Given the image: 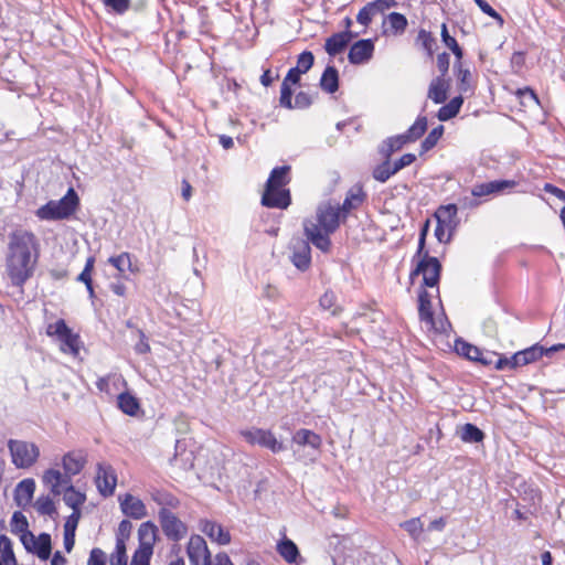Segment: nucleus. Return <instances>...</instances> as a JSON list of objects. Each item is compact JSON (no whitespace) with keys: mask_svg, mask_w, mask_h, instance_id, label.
<instances>
[{"mask_svg":"<svg viewBox=\"0 0 565 565\" xmlns=\"http://www.w3.org/2000/svg\"><path fill=\"white\" fill-rule=\"evenodd\" d=\"M40 257V242L29 231L17 230L9 236L7 273L13 286L22 287L34 274Z\"/></svg>","mask_w":565,"mask_h":565,"instance_id":"f257e3e1","label":"nucleus"},{"mask_svg":"<svg viewBox=\"0 0 565 565\" xmlns=\"http://www.w3.org/2000/svg\"><path fill=\"white\" fill-rule=\"evenodd\" d=\"M342 221L339 209L331 203L320 204L316 212V220L303 221V232L313 246L322 253L331 249L330 234L334 233Z\"/></svg>","mask_w":565,"mask_h":565,"instance_id":"f03ea898","label":"nucleus"},{"mask_svg":"<svg viewBox=\"0 0 565 565\" xmlns=\"http://www.w3.org/2000/svg\"><path fill=\"white\" fill-rule=\"evenodd\" d=\"M79 205V198L73 188L58 201H49L36 211L40 220L57 221L73 215Z\"/></svg>","mask_w":565,"mask_h":565,"instance_id":"7ed1b4c3","label":"nucleus"},{"mask_svg":"<svg viewBox=\"0 0 565 565\" xmlns=\"http://www.w3.org/2000/svg\"><path fill=\"white\" fill-rule=\"evenodd\" d=\"M441 269L443 267L438 258L430 256L428 252H425L416 266L411 270L409 279L413 282L415 277L423 275L422 287L436 288V294L439 295L438 285Z\"/></svg>","mask_w":565,"mask_h":565,"instance_id":"20e7f679","label":"nucleus"},{"mask_svg":"<svg viewBox=\"0 0 565 565\" xmlns=\"http://www.w3.org/2000/svg\"><path fill=\"white\" fill-rule=\"evenodd\" d=\"M46 334L57 338L61 342V350L64 353H68L73 356L78 355L82 344L81 337L78 333L72 331L64 319H58L54 323H50L46 328Z\"/></svg>","mask_w":565,"mask_h":565,"instance_id":"39448f33","label":"nucleus"},{"mask_svg":"<svg viewBox=\"0 0 565 565\" xmlns=\"http://www.w3.org/2000/svg\"><path fill=\"white\" fill-rule=\"evenodd\" d=\"M8 448L12 463L19 469L32 467L40 456L39 447L33 443L24 440L10 439L8 441Z\"/></svg>","mask_w":565,"mask_h":565,"instance_id":"423d86ee","label":"nucleus"},{"mask_svg":"<svg viewBox=\"0 0 565 565\" xmlns=\"http://www.w3.org/2000/svg\"><path fill=\"white\" fill-rule=\"evenodd\" d=\"M241 436L252 446H260L277 454L285 449L281 441H278L274 433L269 429L252 427L241 430Z\"/></svg>","mask_w":565,"mask_h":565,"instance_id":"0eeeda50","label":"nucleus"},{"mask_svg":"<svg viewBox=\"0 0 565 565\" xmlns=\"http://www.w3.org/2000/svg\"><path fill=\"white\" fill-rule=\"evenodd\" d=\"M158 519L163 534L169 541L179 542L188 534V526L171 510L160 509Z\"/></svg>","mask_w":565,"mask_h":565,"instance_id":"6e6552de","label":"nucleus"},{"mask_svg":"<svg viewBox=\"0 0 565 565\" xmlns=\"http://www.w3.org/2000/svg\"><path fill=\"white\" fill-rule=\"evenodd\" d=\"M310 241L308 238L303 239L300 237H294L290 241L289 248L291 250L290 262L294 266L301 270L306 271L311 264V247Z\"/></svg>","mask_w":565,"mask_h":565,"instance_id":"1a4fd4ad","label":"nucleus"},{"mask_svg":"<svg viewBox=\"0 0 565 565\" xmlns=\"http://www.w3.org/2000/svg\"><path fill=\"white\" fill-rule=\"evenodd\" d=\"M186 554L191 565H212L211 553L205 540L193 534L186 546Z\"/></svg>","mask_w":565,"mask_h":565,"instance_id":"9d476101","label":"nucleus"},{"mask_svg":"<svg viewBox=\"0 0 565 565\" xmlns=\"http://www.w3.org/2000/svg\"><path fill=\"white\" fill-rule=\"evenodd\" d=\"M117 484V476L115 470L109 465L98 463L96 486L103 497H110L114 494Z\"/></svg>","mask_w":565,"mask_h":565,"instance_id":"9b49d317","label":"nucleus"},{"mask_svg":"<svg viewBox=\"0 0 565 565\" xmlns=\"http://www.w3.org/2000/svg\"><path fill=\"white\" fill-rule=\"evenodd\" d=\"M291 203L290 191L281 188L266 186L262 196V204L270 209H287Z\"/></svg>","mask_w":565,"mask_h":565,"instance_id":"f8f14e48","label":"nucleus"},{"mask_svg":"<svg viewBox=\"0 0 565 565\" xmlns=\"http://www.w3.org/2000/svg\"><path fill=\"white\" fill-rule=\"evenodd\" d=\"M374 42L372 39H362L356 41L350 47L348 58L353 65H360L369 62L374 53Z\"/></svg>","mask_w":565,"mask_h":565,"instance_id":"ddd939ff","label":"nucleus"},{"mask_svg":"<svg viewBox=\"0 0 565 565\" xmlns=\"http://www.w3.org/2000/svg\"><path fill=\"white\" fill-rule=\"evenodd\" d=\"M358 36V33L351 30L333 33L326 40L324 50L330 56H337L342 53L350 42Z\"/></svg>","mask_w":565,"mask_h":565,"instance_id":"4468645a","label":"nucleus"},{"mask_svg":"<svg viewBox=\"0 0 565 565\" xmlns=\"http://www.w3.org/2000/svg\"><path fill=\"white\" fill-rule=\"evenodd\" d=\"M200 529L206 536L220 545L231 543V533L217 522L203 520L200 523Z\"/></svg>","mask_w":565,"mask_h":565,"instance_id":"2eb2a0df","label":"nucleus"},{"mask_svg":"<svg viewBox=\"0 0 565 565\" xmlns=\"http://www.w3.org/2000/svg\"><path fill=\"white\" fill-rule=\"evenodd\" d=\"M365 199L366 193L363 191L362 186L349 190L343 203L341 205H334L341 212L342 221H345L350 211L358 209Z\"/></svg>","mask_w":565,"mask_h":565,"instance_id":"dca6fc26","label":"nucleus"},{"mask_svg":"<svg viewBox=\"0 0 565 565\" xmlns=\"http://www.w3.org/2000/svg\"><path fill=\"white\" fill-rule=\"evenodd\" d=\"M120 508L122 513L128 518L141 520L147 516L145 503L130 493L125 494V498L120 501Z\"/></svg>","mask_w":565,"mask_h":565,"instance_id":"f3484780","label":"nucleus"},{"mask_svg":"<svg viewBox=\"0 0 565 565\" xmlns=\"http://www.w3.org/2000/svg\"><path fill=\"white\" fill-rule=\"evenodd\" d=\"M427 287H422L418 290V316L420 321L426 323H434V311L431 306L433 295L427 291Z\"/></svg>","mask_w":565,"mask_h":565,"instance_id":"a211bd4d","label":"nucleus"},{"mask_svg":"<svg viewBox=\"0 0 565 565\" xmlns=\"http://www.w3.org/2000/svg\"><path fill=\"white\" fill-rule=\"evenodd\" d=\"M458 207L454 203H449L446 205H440L434 213V216L437 222L444 223L447 225L448 231H455L458 220Z\"/></svg>","mask_w":565,"mask_h":565,"instance_id":"6ab92c4d","label":"nucleus"},{"mask_svg":"<svg viewBox=\"0 0 565 565\" xmlns=\"http://www.w3.org/2000/svg\"><path fill=\"white\" fill-rule=\"evenodd\" d=\"M35 491V482L33 479H23L14 490V501L18 507L24 508L33 498Z\"/></svg>","mask_w":565,"mask_h":565,"instance_id":"aec40b11","label":"nucleus"},{"mask_svg":"<svg viewBox=\"0 0 565 565\" xmlns=\"http://www.w3.org/2000/svg\"><path fill=\"white\" fill-rule=\"evenodd\" d=\"M292 443L299 446H308L315 450H319L322 446V438L319 434L307 428L298 429L291 438Z\"/></svg>","mask_w":565,"mask_h":565,"instance_id":"412c9836","label":"nucleus"},{"mask_svg":"<svg viewBox=\"0 0 565 565\" xmlns=\"http://www.w3.org/2000/svg\"><path fill=\"white\" fill-rule=\"evenodd\" d=\"M277 552L289 564L296 563L297 559L300 557L298 546L292 540L288 539L287 536H284L277 543Z\"/></svg>","mask_w":565,"mask_h":565,"instance_id":"4be33fe9","label":"nucleus"},{"mask_svg":"<svg viewBox=\"0 0 565 565\" xmlns=\"http://www.w3.org/2000/svg\"><path fill=\"white\" fill-rule=\"evenodd\" d=\"M471 194L473 198H463L462 204L465 207H477L480 205V201H478V198L492 195V189L491 183L483 182V183H477L471 188Z\"/></svg>","mask_w":565,"mask_h":565,"instance_id":"5701e85b","label":"nucleus"},{"mask_svg":"<svg viewBox=\"0 0 565 565\" xmlns=\"http://www.w3.org/2000/svg\"><path fill=\"white\" fill-rule=\"evenodd\" d=\"M320 87L329 94L339 89V72L334 66L328 65L326 67L320 78Z\"/></svg>","mask_w":565,"mask_h":565,"instance_id":"b1692460","label":"nucleus"},{"mask_svg":"<svg viewBox=\"0 0 565 565\" xmlns=\"http://www.w3.org/2000/svg\"><path fill=\"white\" fill-rule=\"evenodd\" d=\"M62 463L64 472L66 475L76 476L83 470L86 460L82 455H76L75 452H67L66 455H64Z\"/></svg>","mask_w":565,"mask_h":565,"instance_id":"393cba45","label":"nucleus"},{"mask_svg":"<svg viewBox=\"0 0 565 565\" xmlns=\"http://www.w3.org/2000/svg\"><path fill=\"white\" fill-rule=\"evenodd\" d=\"M447 88L445 78L436 77L430 82L427 96L435 104H443L447 99Z\"/></svg>","mask_w":565,"mask_h":565,"instance_id":"a878e982","label":"nucleus"},{"mask_svg":"<svg viewBox=\"0 0 565 565\" xmlns=\"http://www.w3.org/2000/svg\"><path fill=\"white\" fill-rule=\"evenodd\" d=\"M157 533L158 527L153 522L147 521L141 523V525L138 529L139 545L145 546V544H148V546L153 550Z\"/></svg>","mask_w":565,"mask_h":565,"instance_id":"bb28decb","label":"nucleus"},{"mask_svg":"<svg viewBox=\"0 0 565 565\" xmlns=\"http://www.w3.org/2000/svg\"><path fill=\"white\" fill-rule=\"evenodd\" d=\"M31 553L38 555L40 559L46 561L52 552V541L51 535L49 533H41L34 540V545H32Z\"/></svg>","mask_w":565,"mask_h":565,"instance_id":"cd10ccee","label":"nucleus"},{"mask_svg":"<svg viewBox=\"0 0 565 565\" xmlns=\"http://www.w3.org/2000/svg\"><path fill=\"white\" fill-rule=\"evenodd\" d=\"M119 409L129 416H136L140 409V404L137 397L128 392L120 393L117 397Z\"/></svg>","mask_w":565,"mask_h":565,"instance_id":"c85d7f7f","label":"nucleus"},{"mask_svg":"<svg viewBox=\"0 0 565 565\" xmlns=\"http://www.w3.org/2000/svg\"><path fill=\"white\" fill-rule=\"evenodd\" d=\"M289 171H290V167L289 166H281V167H276L271 170L270 174H269V178L266 182V186H270V188H281L286 184L289 183L290 179H289Z\"/></svg>","mask_w":565,"mask_h":565,"instance_id":"c756f323","label":"nucleus"},{"mask_svg":"<svg viewBox=\"0 0 565 565\" xmlns=\"http://www.w3.org/2000/svg\"><path fill=\"white\" fill-rule=\"evenodd\" d=\"M463 104V98L461 96H456L450 102L444 106H441L437 111V118L440 121H447L456 117L460 108Z\"/></svg>","mask_w":565,"mask_h":565,"instance_id":"7c9ffc66","label":"nucleus"},{"mask_svg":"<svg viewBox=\"0 0 565 565\" xmlns=\"http://www.w3.org/2000/svg\"><path fill=\"white\" fill-rule=\"evenodd\" d=\"M428 120L424 115H419L415 122L403 134L408 143L418 140L427 130Z\"/></svg>","mask_w":565,"mask_h":565,"instance_id":"2f4dec72","label":"nucleus"},{"mask_svg":"<svg viewBox=\"0 0 565 565\" xmlns=\"http://www.w3.org/2000/svg\"><path fill=\"white\" fill-rule=\"evenodd\" d=\"M440 35L443 43L454 53L456 57L455 66H460V60L463 56V51L458 44L457 40L449 34L446 23L441 24Z\"/></svg>","mask_w":565,"mask_h":565,"instance_id":"473e14b6","label":"nucleus"},{"mask_svg":"<svg viewBox=\"0 0 565 565\" xmlns=\"http://www.w3.org/2000/svg\"><path fill=\"white\" fill-rule=\"evenodd\" d=\"M151 499L161 507V509H177L180 505V500L172 493L166 490H154L151 492Z\"/></svg>","mask_w":565,"mask_h":565,"instance_id":"72a5a7b5","label":"nucleus"},{"mask_svg":"<svg viewBox=\"0 0 565 565\" xmlns=\"http://www.w3.org/2000/svg\"><path fill=\"white\" fill-rule=\"evenodd\" d=\"M486 434L475 424L467 423L461 427L460 439L468 444L482 443Z\"/></svg>","mask_w":565,"mask_h":565,"instance_id":"f704fd0d","label":"nucleus"},{"mask_svg":"<svg viewBox=\"0 0 565 565\" xmlns=\"http://www.w3.org/2000/svg\"><path fill=\"white\" fill-rule=\"evenodd\" d=\"M416 44L427 53L429 58H433L435 50L437 49V40L429 31L420 29L416 38Z\"/></svg>","mask_w":565,"mask_h":565,"instance_id":"c9c22d12","label":"nucleus"},{"mask_svg":"<svg viewBox=\"0 0 565 565\" xmlns=\"http://www.w3.org/2000/svg\"><path fill=\"white\" fill-rule=\"evenodd\" d=\"M0 561L3 565H18L11 540L6 535H0Z\"/></svg>","mask_w":565,"mask_h":565,"instance_id":"e433bc0d","label":"nucleus"},{"mask_svg":"<svg viewBox=\"0 0 565 565\" xmlns=\"http://www.w3.org/2000/svg\"><path fill=\"white\" fill-rule=\"evenodd\" d=\"M63 500L73 511H81L79 507L85 502L86 497L84 493L77 491L73 484H70L65 488Z\"/></svg>","mask_w":565,"mask_h":565,"instance_id":"4c0bfd02","label":"nucleus"},{"mask_svg":"<svg viewBox=\"0 0 565 565\" xmlns=\"http://www.w3.org/2000/svg\"><path fill=\"white\" fill-rule=\"evenodd\" d=\"M480 350L481 349L465 341L463 339H457L455 341V351L469 361L477 359V356L480 354Z\"/></svg>","mask_w":565,"mask_h":565,"instance_id":"58836bf2","label":"nucleus"},{"mask_svg":"<svg viewBox=\"0 0 565 565\" xmlns=\"http://www.w3.org/2000/svg\"><path fill=\"white\" fill-rule=\"evenodd\" d=\"M63 481V475L55 469H47L43 476V482L51 487V492L54 495L61 494V487Z\"/></svg>","mask_w":565,"mask_h":565,"instance_id":"ea45409f","label":"nucleus"},{"mask_svg":"<svg viewBox=\"0 0 565 565\" xmlns=\"http://www.w3.org/2000/svg\"><path fill=\"white\" fill-rule=\"evenodd\" d=\"M386 21L393 34L404 33L408 24L406 17L399 12H391L386 17Z\"/></svg>","mask_w":565,"mask_h":565,"instance_id":"a19ab883","label":"nucleus"},{"mask_svg":"<svg viewBox=\"0 0 565 565\" xmlns=\"http://www.w3.org/2000/svg\"><path fill=\"white\" fill-rule=\"evenodd\" d=\"M444 126L439 125L430 130L420 143V154L431 150L444 135Z\"/></svg>","mask_w":565,"mask_h":565,"instance_id":"79ce46f5","label":"nucleus"},{"mask_svg":"<svg viewBox=\"0 0 565 565\" xmlns=\"http://www.w3.org/2000/svg\"><path fill=\"white\" fill-rule=\"evenodd\" d=\"M108 263L119 271V276H121L126 270L134 271L130 254L127 252L109 257Z\"/></svg>","mask_w":565,"mask_h":565,"instance_id":"37998d69","label":"nucleus"},{"mask_svg":"<svg viewBox=\"0 0 565 565\" xmlns=\"http://www.w3.org/2000/svg\"><path fill=\"white\" fill-rule=\"evenodd\" d=\"M394 174L396 173L393 171L392 162L387 160H383L380 164L374 167L372 171L374 180L381 183L386 182Z\"/></svg>","mask_w":565,"mask_h":565,"instance_id":"c03bdc74","label":"nucleus"},{"mask_svg":"<svg viewBox=\"0 0 565 565\" xmlns=\"http://www.w3.org/2000/svg\"><path fill=\"white\" fill-rule=\"evenodd\" d=\"M518 352L522 366L533 363L543 356L542 345L539 343Z\"/></svg>","mask_w":565,"mask_h":565,"instance_id":"a18cd8bd","label":"nucleus"},{"mask_svg":"<svg viewBox=\"0 0 565 565\" xmlns=\"http://www.w3.org/2000/svg\"><path fill=\"white\" fill-rule=\"evenodd\" d=\"M152 554L153 550L148 544L139 545L132 555L130 565H150Z\"/></svg>","mask_w":565,"mask_h":565,"instance_id":"49530a36","label":"nucleus"},{"mask_svg":"<svg viewBox=\"0 0 565 565\" xmlns=\"http://www.w3.org/2000/svg\"><path fill=\"white\" fill-rule=\"evenodd\" d=\"M107 12L118 15L125 14L130 8V0H102Z\"/></svg>","mask_w":565,"mask_h":565,"instance_id":"de8ad7c7","label":"nucleus"},{"mask_svg":"<svg viewBox=\"0 0 565 565\" xmlns=\"http://www.w3.org/2000/svg\"><path fill=\"white\" fill-rule=\"evenodd\" d=\"M30 531L29 522L21 511H15L11 519V532L22 534Z\"/></svg>","mask_w":565,"mask_h":565,"instance_id":"09e8293b","label":"nucleus"},{"mask_svg":"<svg viewBox=\"0 0 565 565\" xmlns=\"http://www.w3.org/2000/svg\"><path fill=\"white\" fill-rule=\"evenodd\" d=\"M337 296L333 291H326L319 299V305L323 310H330L333 316L339 315L340 308L335 306Z\"/></svg>","mask_w":565,"mask_h":565,"instance_id":"8fccbe9b","label":"nucleus"},{"mask_svg":"<svg viewBox=\"0 0 565 565\" xmlns=\"http://www.w3.org/2000/svg\"><path fill=\"white\" fill-rule=\"evenodd\" d=\"M35 508L41 515L51 516L56 513L54 502L50 497H40L35 502Z\"/></svg>","mask_w":565,"mask_h":565,"instance_id":"3c124183","label":"nucleus"},{"mask_svg":"<svg viewBox=\"0 0 565 565\" xmlns=\"http://www.w3.org/2000/svg\"><path fill=\"white\" fill-rule=\"evenodd\" d=\"M401 527L404 529L413 539L417 540L423 532V523L419 518H413L401 523Z\"/></svg>","mask_w":565,"mask_h":565,"instance_id":"603ef678","label":"nucleus"},{"mask_svg":"<svg viewBox=\"0 0 565 565\" xmlns=\"http://www.w3.org/2000/svg\"><path fill=\"white\" fill-rule=\"evenodd\" d=\"M110 565H127L126 543L116 542L115 551L110 555Z\"/></svg>","mask_w":565,"mask_h":565,"instance_id":"864d4df0","label":"nucleus"},{"mask_svg":"<svg viewBox=\"0 0 565 565\" xmlns=\"http://www.w3.org/2000/svg\"><path fill=\"white\" fill-rule=\"evenodd\" d=\"M315 56L310 51H303L298 55L297 65L295 66L301 74L307 73L313 65Z\"/></svg>","mask_w":565,"mask_h":565,"instance_id":"5fc2aeb1","label":"nucleus"},{"mask_svg":"<svg viewBox=\"0 0 565 565\" xmlns=\"http://www.w3.org/2000/svg\"><path fill=\"white\" fill-rule=\"evenodd\" d=\"M279 105L287 109H292V89L288 83H281Z\"/></svg>","mask_w":565,"mask_h":565,"instance_id":"6e6d98bb","label":"nucleus"},{"mask_svg":"<svg viewBox=\"0 0 565 565\" xmlns=\"http://www.w3.org/2000/svg\"><path fill=\"white\" fill-rule=\"evenodd\" d=\"M492 194H501L505 191H510L518 185V182L514 180H493L490 181Z\"/></svg>","mask_w":565,"mask_h":565,"instance_id":"4d7b16f0","label":"nucleus"},{"mask_svg":"<svg viewBox=\"0 0 565 565\" xmlns=\"http://www.w3.org/2000/svg\"><path fill=\"white\" fill-rule=\"evenodd\" d=\"M95 258L93 256L86 259V264L82 273L77 276L76 280L83 282L85 286L93 282L92 270L94 268Z\"/></svg>","mask_w":565,"mask_h":565,"instance_id":"13d9d810","label":"nucleus"},{"mask_svg":"<svg viewBox=\"0 0 565 565\" xmlns=\"http://www.w3.org/2000/svg\"><path fill=\"white\" fill-rule=\"evenodd\" d=\"M475 2L484 14L494 19L499 25H503L504 20L502 15L499 14L486 0H475Z\"/></svg>","mask_w":565,"mask_h":565,"instance_id":"bf43d9fd","label":"nucleus"},{"mask_svg":"<svg viewBox=\"0 0 565 565\" xmlns=\"http://www.w3.org/2000/svg\"><path fill=\"white\" fill-rule=\"evenodd\" d=\"M454 68L458 71L457 78L459 81V89L461 92H467L470 87L469 81L471 77V73L467 68H462V64L460 63V66H455Z\"/></svg>","mask_w":565,"mask_h":565,"instance_id":"052dcab7","label":"nucleus"},{"mask_svg":"<svg viewBox=\"0 0 565 565\" xmlns=\"http://www.w3.org/2000/svg\"><path fill=\"white\" fill-rule=\"evenodd\" d=\"M131 530V522L128 520H122L118 525L116 542H119L121 540V542L126 543V540H128L130 536Z\"/></svg>","mask_w":565,"mask_h":565,"instance_id":"680f3d73","label":"nucleus"},{"mask_svg":"<svg viewBox=\"0 0 565 565\" xmlns=\"http://www.w3.org/2000/svg\"><path fill=\"white\" fill-rule=\"evenodd\" d=\"M415 160L416 156L414 153H405L399 159L394 161V163H392L393 171L397 173L399 170L411 166L413 162H415Z\"/></svg>","mask_w":565,"mask_h":565,"instance_id":"e2e57ef3","label":"nucleus"},{"mask_svg":"<svg viewBox=\"0 0 565 565\" xmlns=\"http://www.w3.org/2000/svg\"><path fill=\"white\" fill-rule=\"evenodd\" d=\"M510 64L513 73H520L525 65V53L521 51L514 52L511 56Z\"/></svg>","mask_w":565,"mask_h":565,"instance_id":"0e129e2a","label":"nucleus"},{"mask_svg":"<svg viewBox=\"0 0 565 565\" xmlns=\"http://www.w3.org/2000/svg\"><path fill=\"white\" fill-rule=\"evenodd\" d=\"M87 565H106V554L98 547H94L87 561Z\"/></svg>","mask_w":565,"mask_h":565,"instance_id":"69168bd1","label":"nucleus"},{"mask_svg":"<svg viewBox=\"0 0 565 565\" xmlns=\"http://www.w3.org/2000/svg\"><path fill=\"white\" fill-rule=\"evenodd\" d=\"M312 104L311 96L306 92H299L296 94L294 108L306 109Z\"/></svg>","mask_w":565,"mask_h":565,"instance_id":"338daca9","label":"nucleus"},{"mask_svg":"<svg viewBox=\"0 0 565 565\" xmlns=\"http://www.w3.org/2000/svg\"><path fill=\"white\" fill-rule=\"evenodd\" d=\"M139 341L135 345V352L137 354H146L150 352V344L148 342V338L146 337L142 330H138Z\"/></svg>","mask_w":565,"mask_h":565,"instance_id":"774afa93","label":"nucleus"}]
</instances>
